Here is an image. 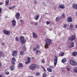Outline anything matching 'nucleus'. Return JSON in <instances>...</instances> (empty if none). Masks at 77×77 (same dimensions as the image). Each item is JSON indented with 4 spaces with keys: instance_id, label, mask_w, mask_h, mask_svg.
Segmentation results:
<instances>
[{
    "instance_id": "obj_15",
    "label": "nucleus",
    "mask_w": 77,
    "mask_h": 77,
    "mask_svg": "<svg viewBox=\"0 0 77 77\" xmlns=\"http://www.w3.org/2000/svg\"><path fill=\"white\" fill-rule=\"evenodd\" d=\"M72 7L73 8L77 10V4H76L74 3L72 5Z\"/></svg>"
},
{
    "instance_id": "obj_37",
    "label": "nucleus",
    "mask_w": 77,
    "mask_h": 77,
    "mask_svg": "<svg viewBox=\"0 0 77 77\" xmlns=\"http://www.w3.org/2000/svg\"><path fill=\"white\" fill-rule=\"evenodd\" d=\"M5 74L6 75H9V72L8 71H6L5 72Z\"/></svg>"
},
{
    "instance_id": "obj_55",
    "label": "nucleus",
    "mask_w": 77,
    "mask_h": 77,
    "mask_svg": "<svg viewBox=\"0 0 77 77\" xmlns=\"http://www.w3.org/2000/svg\"><path fill=\"white\" fill-rule=\"evenodd\" d=\"M32 59H33H33H34V57H32Z\"/></svg>"
},
{
    "instance_id": "obj_22",
    "label": "nucleus",
    "mask_w": 77,
    "mask_h": 77,
    "mask_svg": "<svg viewBox=\"0 0 77 77\" xmlns=\"http://www.w3.org/2000/svg\"><path fill=\"white\" fill-rule=\"evenodd\" d=\"M9 0L5 1V6H8L9 5Z\"/></svg>"
},
{
    "instance_id": "obj_54",
    "label": "nucleus",
    "mask_w": 77,
    "mask_h": 77,
    "mask_svg": "<svg viewBox=\"0 0 77 77\" xmlns=\"http://www.w3.org/2000/svg\"><path fill=\"white\" fill-rule=\"evenodd\" d=\"M5 18H8V16H6L5 17Z\"/></svg>"
},
{
    "instance_id": "obj_7",
    "label": "nucleus",
    "mask_w": 77,
    "mask_h": 77,
    "mask_svg": "<svg viewBox=\"0 0 77 77\" xmlns=\"http://www.w3.org/2000/svg\"><path fill=\"white\" fill-rule=\"evenodd\" d=\"M54 66H56V65H57V56H55L54 57Z\"/></svg>"
},
{
    "instance_id": "obj_25",
    "label": "nucleus",
    "mask_w": 77,
    "mask_h": 77,
    "mask_svg": "<svg viewBox=\"0 0 77 77\" xmlns=\"http://www.w3.org/2000/svg\"><path fill=\"white\" fill-rule=\"evenodd\" d=\"M72 54L74 56H77V52H74L72 53Z\"/></svg>"
},
{
    "instance_id": "obj_6",
    "label": "nucleus",
    "mask_w": 77,
    "mask_h": 77,
    "mask_svg": "<svg viewBox=\"0 0 77 77\" xmlns=\"http://www.w3.org/2000/svg\"><path fill=\"white\" fill-rule=\"evenodd\" d=\"M75 38H76L75 35H72L70 38H69V39L70 40V41H74V40H75Z\"/></svg>"
},
{
    "instance_id": "obj_57",
    "label": "nucleus",
    "mask_w": 77,
    "mask_h": 77,
    "mask_svg": "<svg viewBox=\"0 0 77 77\" xmlns=\"http://www.w3.org/2000/svg\"><path fill=\"white\" fill-rule=\"evenodd\" d=\"M0 77H2V75H0Z\"/></svg>"
},
{
    "instance_id": "obj_52",
    "label": "nucleus",
    "mask_w": 77,
    "mask_h": 77,
    "mask_svg": "<svg viewBox=\"0 0 77 77\" xmlns=\"http://www.w3.org/2000/svg\"><path fill=\"white\" fill-rule=\"evenodd\" d=\"M50 68H53L54 67H53L51 66H49Z\"/></svg>"
},
{
    "instance_id": "obj_13",
    "label": "nucleus",
    "mask_w": 77,
    "mask_h": 77,
    "mask_svg": "<svg viewBox=\"0 0 77 77\" xmlns=\"http://www.w3.org/2000/svg\"><path fill=\"white\" fill-rule=\"evenodd\" d=\"M12 26L14 27V26H15L16 25V21L15 20H12Z\"/></svg>"
},
{
    "instance_id": "obj_56",
    "label": "nucleus",
    "mask_w": 77,
    "mask_h": 77,
    "mask_svg": "<svg viewBox=\"0 0 77 77\" xmlns=\"http://www.w3.org/2000/svg\"><path fill=\"white\" fill-rule=\"evenodd\" d=\"M75 28L76 29H77V25L76 26Z\"/></svg>"
},
{
    "instance_id": "obj_3",
    "label": "nucleus",
    "mask_w": 77,
    "mask_h": 77,
    "mask_svg": "<svg viewBox=\"0 0 77 77\" xmlns=\"http://www.w3.org/2000/svg\"><path fill=\"white\" fill-rule=\"evenodd\" d=\"M70 63L72 66H76L77 65V62L72 60H70Z\"/></svg>"
},
{
    "instance_id": "obj_36",
    "label": "nucleus",
    "mask_w": 77,
    "mask_h": 77,
    "mask_svg": "<svg viewBox=\"0 0 77 77\" xmlns=\"http://www.w3.org/2000/svg\"><path fill=\"white\" fill-rule=\"evenodd\" d=\"M63 55H64V53H62L61 54H60L59 56H63Z\"/></svg>"
},
{
    "instance_id": "obj_19",
    "label": "nucleus",
    "mask_w": 77,
    "mask_h": 77,
    "mask_svg": "<svg viewBox=\"0 0 77 77\" xmlns=\"http://www.w3.org/2000/svg\"><path fill=\"white\" fill-rule=\"evenodd\" d=\"M39 17H40L39 14H37L35 15V20H38L39 19Z\"/></svg>"
},
{
    "instance_id": "obj_5",
    "label": "nucleus",
    "mask_w": 77,
    "mask_h": 77,
    "mask_svg": "<svg viewBox=\"0 0 77 77\" xmlns=\"http://www.w3.org/2000/svg\"><path fill=\"white\" fill-rule=\"evenodd\" d=\"M3 32L4 34L6 35H9L11 34V31H10L6 30L4 29L3 31Z\"/></svg>"
},
{
    "instance_id": "obj_42",
    "label": "nucleus",
    "mask_w": 77,
    "mask_h": 77,
    "mask_svg": "<svg viewBox=\"0 0 77 77\" xmlns=\"http://www.w3.org/2000/svg\"><path fill=\"white\" fill-rule=\"evenodd\" d=\"M15 39L17 41H19V39H18V37H17L15 38Z\"/></svg>"
},
{
    "instance_id": "obj_44",
    "label": "nucleus",
    "mask_w": 77,
    "mask_h": 77,
    "mask_svg": "<svg viewBox=\"0 0 77 77\" xmlns=\"http://www.w3.org/2000/svg\"><path fill=\"white\" fill-rule=\"evenodd\" d=\"M73 27V25H70V29H71L72 28V27Z\"/></svg>"
},
{
    "instance_id": "obj_9",
    "label": "nucleus",
    "mask_w": 77,
    "mask_h": 77,
    "mask_svg": "<svg viewBox=\"0 0 77 77\" xmlns=\"http://www.w3.org/2000/svg\"><path fill=\"white\" fill-rule=\"evenodd\" d=\"M20 14L19 13H17L15 15V17L17 20H19L20 19Z\"/></svg>"
},
{
    "instance_id": "obj_23",
    "label": "nucleus",
    "mask_w": 77,
    "mask_h": 77,
    "mask_svg": "<svg viewBox=\"0 0 77 77\" xmlns=\"http://www.w3.org/2000/svg\"><path fill=\"white\" fill-rule=\"evenodd\" d=\"M47 71L49 72H52V69H51L50 68L48 67L47 69Z\"/></svg>"
},
{
    "instance_id": "obj_14",
    "label": "nucleus",
    "mask_w": 77,
    "mask_h": 77,
    "mask_svg": "<svg viewBox=\"0 0 77 77\" xmlns=\"http://www.w3.org/2000/svg\"><path fill=\"white\" fill-rule=\"evenodd\" d=\"M15 66L14 65H12L10 67V69L11 70V71H13L15 69Z\"/></svg>"
},
{
    "instance_id": "obj_39",
    "label": "nucleus",
    "mask_w": 77,
    "mask_h": 77,
    "mask_svg": "<svg viewBox=\"0 0 77 77\" xmlns=\"http://www.w3.org/2000/svg\"><path fill=\"white\" fill-rule=\"evenodd\" d=\"M37 48L36 47H34V48H33V50L34 51H36V50L37 49Z\"/></svg>"
},
{
    "instance_id": "obj_46",
    "label": "nucleus",
    "mask_w": 77,
    "mask_h": 77,
    "mask_svg": "<svg viewBox=\"0 0 77 77\" xmlns=\"http://www.w3.org/2000/svg\"><path fill=\"white\" fill-rule=\"evenodd\" d=\"M20 22L21 23H22V24H23V23H24V21L22 20H20Z\"/></svg>"
},
{
    "instance_id": "obj_26",
    "label": "nucleus",
    "mask_w": 77,
    "mask_h": 77,
    "mask_svg": "<svg viewBox=\"0 0 77 77\" xmlns=\"http://www.w3.org/2000/svg\"><path fill=\"white\" fill-rule=\"evenodd\" d=\"M62 62L63 63H65V62H66V58H64L62 60Z\"/></svg>"
},
{
    "instance_id": "obj_47",
    "label": "nucleus",
    "mask_w": 77,
    "mask_h": 77,
    "mask_svg": "<svg viewBox=\"0 0 77 77\" xmlns=\"http://www.w3.org/2000/svg\"><path fill=\"white\" fill-rule=\"evenodd\" d=\"M38 22H35L34 23V25H35V26H37V25H38Z\"/></svg>"
},
{
    "instance_id": "obj_31",
    "label": "nucleus",
    "mask_w": 77,
    "mask_h": 77,
    "mask_svg": "<svg viewBox=\"0 0 77 77\" xmlns=\"http://www.w3.org/2000/svg\"><path fill=\"white\" fill-rule=\"evenodd\" d=\"M59 20H60V17H57L56 19V20L57 21H59Z\"/></svg>"
},
{
    "instance_id": "obj_17",
    "label": "nucleus",
    "mask_w": 77,
    "mask_h": 77,
    "mask_svg": "<svg viewBox=\"0 0 77 77\" xmlns=\"http://www.w3.org/2000/svg\"><path fill=\"white\" fill-rule=\"evenodd\" d=\"M33 38H38V35H36V33L33 32Z\"/></svg>"
},
{
    "instance_id": "obj_18",
    "label": "nucleus",
    "mask_w": 77,
    "mask_h": 77,
    "mask_svg": "<svg viewBox=\"0 0 77 77\" xmlns=\"http://www.w3.org/2000/svg\"><path fill=\"white\" fill-rule=\"evenodd\" d=\"M18 68H22L23 67V65L22 63H19L18 64Z\"/></svg>"
},
{
    "instance_id": "obj_41",
    "label": "nucleus",
    "mask_w": 77,
    "mask_h": 77,
    "mask_svg": "<svg viewBox=\"0 0 77 77\" xmlns=\"http://www.w3.org/2000/svg\"><path fill=\"white\" fill-rule=\"evenodd\" d=\"M41 63H45V60H42Z\"/></svg>"
},
{
    "instance_id": "obj_30",
    "label": "nucleus",
    "mask_w": 77,
    "mask_h": 77,
    "mask_svg": "<svg viewBox=\"0 0 77 77\" xmlns=\"http://www.w3.org/2000/svg\"><path fill=\"white\" fill-rule=\"evenodd\" d=\"M15 8V6H12L11 7H9V9H12L13 8Z\"/></svg>"
},
{
    "instance_id": "obj_21",
    "label": "nucleus",
    "mask_w": 77,
    "mask_h": 77,
    "mask_svg": "<svg viewBox=\"0 0 77 77\" xmlns=\"http://www.w3.org/2000/svg\"><path fill=\"white\" fill-rule=\"evenodd\" d=\"M70 44L71 45V46L70 47L69 46V48H72V47H73L74 46V42H71Z\"/></svg>"
},
{
    "instance_id": "obj_50",
    "label": "nucleus",
    "mask_w": 77,
    "mask_h": 77,
    "mask_svg": "<svg viewBox=\"0 0 77 77\" xmlns=\"http://www.w3.org/2000/svg\"><path fill=\"white\" fill-rule=\"evenodd\" d=\"M3 5V2H0V5Z\"/></svg>"
},
{
    "instance_id": "obj_59",
    "label": "nucleus",
    "mask_w": 77,
    "mask_h": 77,
    "mask_svg": "<svg viewBox=\"0 0 77 77\" xmlns=\"http://www.w3.org/2000/svg\"><path fill=\"white\" fill-rule=\"evenodd\" d=\"M69 44H70V42H69Z\"/></svg>"
},
{
    "instance_id": "obj_8",
    "label": "nucleus",
    "mask_w": 77,
    "mask_h": 77,
    "mask_svg": "<svg viewBox=\"0 0 77 77\" xmlns=\"http://www.w3.org/2000/svg\"><path fill=\"white\" fill-rule=\"evenodd\" d=\"M18 55V51L17 50L14 51L13 52V54H12V56H16Z\"/></svg>"
},
{
    "instance_id": "obj_24",
    "label": "nucleus",
    "mask_w": 77,
    "mask_h": 77,
    "mask_svg": "<svg viewBox=\"0 0 77 77\" xmlns=\"http://www.w3.org/2000/svg\"><path fill=\"white\" fill-rule=\"evenodd\" d=\"M62 15V16L60 17L61 18H65V14H63Z\"/></svg>"
},
{
    "instance_id": "obj_1",
    "label": "nucleus",
    "mask_w": 77,
    "mask_h": 77,
    "mask_svg": "<svg viewBox=\"0 0 77 77\" xmlns=\"http://www.w3.org/2000/svg\"><path fill=\"white\" fill-rule=\"evenodd\" d=\"M51 40L48 38H47L45 39V43L46 44L45 45V48L47 49L48 46L50 45V44H51Z\"/></svg>"
},
{
    "instance_id": "obj_49",
    "label": "nucleus",
    "mask_w": 77,
    "mask_h": 77,
    "mask_svg": "<svg viewBox=\"0 0 77 77\" xmlns=\"http://www.w3.org/2000/svg\"><path fill=\"white\" fill-rule=\"evenodd\" d=\"M2 9L0 8V14H2Z\"/></svg>"
},
{
    "instance_id": "obj_35",
    "label": "nucleus",
    "mask_w": 77,
    "mask_h": 77,
    "mask_svg": "<svg viewBox=\"0 0 77 77\" xmlns=\"http://www.w3.org/2000/svg\"><path fill=\"white\" fill-rule=\"evenodd\" d=\"M41 67H42V69H43V71L45 72H46V70H45V68H44V66H42Z\"/></svg>"
},
{
    "instance_id": "obj_48",
    "label": "nucleus",
    "mask_w": 77,
    "mask_h": 77,
    "mask_svg": "<svg viewBox=\"0 0 77 77\" xmlns=\"http://www.w3.org/2000/svg\"><path fill=\"white\" fill-rule=\"evenodd\" d=\"M66 27H67V26H66V24H64V28H66Z\"/></svg>"
},
{
    "instance_id": "obj_12",
    "label": "nucleus",
    "mask_w": 77,
    "mask_h": 77,
    "mask_svg": "<svg viewBox=\"0 0 77 77\" xmlns=\"http://www.w3.org/2000/svg\"><path fill=\"white\" fill-rule=\"evenodd\" d=\"M15 61H16L15 58V57H13L11 61L13 65H15Z\"/></svg>"
},
{
    "instance_id": "obj_16",
    "label": "nucleus",
    "mask_w": 77,
    "mask_h": 77,
    "mask_svg": "<svg viewBox=\"0 0 77 77\" xmlns=\"http://www.w3.org/2000/svg\"><path fill=\"white\" fill-rule=\"evenodd\" d=\"M58 7L61 9H65V7L62 4L59 5Z\"/></svg>"
},
{
    "instance_id": "obj_10",
    "label": "nucleus",
    "mask_w": 77,
    "mask_h": 77,
    "mask_svg": "<svg viewBox=\"0 0 77 77\" xmlns=\"http://www.w3.org/2000/svg\"><path fill=\"white\" fill-rule=\"evenodd\" d=\"M2 56L3 57H5V54L4 52H3L2 51H0V58Z\"/></svg>"
},
{
    "instance_id": "obj_28",
    "label": "nucleus",
    "mask_w": 77,
    "mask_h": 77,
    "mask_svg": "<svg viewBox=\"0 0 77 77\" xmlns=\"http://www.w3.org/2000/svg\"><path fill=\"white\" fill-rule=\"evenodd\" d=\"M40 47V46H39V45L38 44H37L36 45V48L37 49H39V48Z\"/></svg>"
},
{
    "instance_id": "obj_53",
    "label": "nucleus",
    "mask_w": 77,
    "mask_h": 77,
    "mask_svg": "<svg viewBox=\"0 0 77 77\" xmlns=\"http://www.w3.org/2000/svg\"><path fill=\"white\" fill-rule=\"evenodd\" d=\"M2 63H1L0 62V67H1V66H2Z\"/></svg>"
},
{
    "instance_id": "obj_29",
    "label": "nucleus",
    "mask_w": 77,
    "mask_h": 77,
    "mask_svg": "<svg viewBox=\"0 0 77 77\" xmlns=\"http://www.w3.org/2000/svg\"><path fill=\"white\" fill-rule=\"evenodd\" d=\"M23 49V50L24 51H26V48L25 46H22Z\"/></svg>"
},
{
    "instance_id": "obj_45",
    "label": "nucleus",
    "mask_w": 77,
    "mask_h": 77,
    "mask_svg": "<svg viewBox=\"0 0 77 77\" xmlns=\"http://www.w3.org/2000/svg\"><path fill=\"white\" fill-rule=\"evenodd\" d=\"M74 72H76L77 73V69H74Z\"/></svg>"
},
{
    "instance_id": "obj_27",
    "label": "nucleus",
    "mask_w": 77,
    "mask_h": 77,
    "mask_svg": "<svg viewBox=\"0 0 77 77\" xmlns=\"http://www.w3.org/2000/svg\"><path fill=\"white\" fill-rule=\"evenodd\" d=\"M24 54V51H22L20 52V55H23Z\"/></svg>"
},
{
    "instance_id": "obj_51",
    "label": "nucleus",
    "mask_w": 77,
    "mask_h": 77,
    "mask_svg": "<svg viewBox=\"0 0 77 77\" xmlns=\"http://www.w3.org/2000/svg\"><path fill=\"white\" fill-rule=\"evenodd\" d=\"M2 45H5V43H4V42L2 43Z\"/></svg>"
},
{
    "instance_id": "obj_40",
    "label": "nucleus",
    "mask_w": 77,
    "mask_h": 77,
    "mask_svg": "<svg viewBox=\"0 0 77 77\" xmlns=\"http://www.w3.org/2000/svg\"><path fill=\"white\" fill-rule=\"evenodd\" d=\"M66 69L67 71H70V69L69 67H67Z\"/></svg>"
},
{
    "instance_id": "obj_20",
    "label": "nucleus",
    "mask_w": 77,
    "mask_h": 77,
    "mask_svg": "<svg viewBox=\"0 0 77 77\" xmlns=\"http://www.w3.org/2000/svg\"><path fill=\"white\" fill-rule=\"evenodd\" d=\"M41 51L39 50L36 51L35 54H41Z\"/></svg>"
},
{
    "instance_id": "obj_11",
    "label": "nucleus",
    "mask_w": 77,
    "mask_h": 77,
    "mask_svg": "<svg viewBox=\"0 0 77 77\" xmlns=\"http://www.w3.org/2000/svg\"><path fill=\"white\" fill-rule=\"evenodd\" d=\"M72 18L70 17H68L67 18V21L68 23H71L72 22Z\"/></svg>"
},
{
    "instance_id": "obj_32",
    "label": "nucleus",
    "mask_w": 77,
    "mask_h": 77,
    "mask_svg": "<svg viewBox=\"0 0 77 77\" xmlns=\"http://www.w3.org/2000/svg\"><path fill=\"white\" fill-rule=\"evenodd\" d=\"M30 63V61L27 60V61H26L25 62V64H26L27 65L28 64H29V63Z\"/></svg>"
},
{
    "instance_id": "obj_38",
    "label": "nucleus",
    "mask_w": 77,
    "mask_h": 77,
    "mask_svg": "<svg viewBox=\"0 0 77 77\" xmlns=\"http://www.w3.org/2000/svg\"><path fill=\"white\" fill-rule=\"evenodd\" d=\"M39 72H37V73H36V76H38L39 75Z\"/></svg>"
},
{
    "instance_id": "obj_34",
    "label": "nucleus",
    "mask_w": 77,
    "mask_h": 77,
    "mask_svg": "<svg viewBox=\"0 0 77 77\" xmlns=\"http://www.w3.org/2000/svg\"><path fill=\"white\" fill-rule=\"evenodd\" d=\"M27 60H28V61H30V62H31V58H30V57H27Z\"/></svg>"
},
{
    "instance_id": "obj_2",
    "label": "nucleus",
    "mask_w": 77,
    "mask_h": 77,
    "mask_svg": "<svg viewBox=\"0 0 77 77\" xmlns=\"http://www.w3.org/2000/svg\"><path fill=\"white\" fill-rule=\"evenodd\" d=\"M29 68L32 71H35L36 68H39V66L35 64H32L29 66Z\"/></svg>"
},
{
    "instance_id": "obj_4",
    "label": "nucleus",
    "mask_w": 77,
    "mask_h": 77,
    "mask_svg": "<svg viewBox=\"0 0 77 77\" xmlns=\"http://www.w3.org/2000/svg\"><path fill=\"white\" fill-rule=\"evenodd\" d=\"M20 40L22 44H24L26 41V40H24V37L23 36H21L20 37Z\"/></svg>"
},
{
    "instance_id": "obj_43",
    "label": "nucleus",
    "mask_w": 77,
    "mask_h": 77,
    "mask_svg": "<svg viewBox=\"0 0 77 77\" xmlns=\"http://www.w3.org/2000/svg\"><path fill=\"white\" fill-rule=\"evenodd\" d=\"M50 21H47L46 22V24L47 25H48V24H50Z\"/></svg>"
},
{
    "instance_id": "obj_33",
    "label": "nucleus",
    "mask_w": 77,
    "mask_h": 77,
    "mask_svg": "<svg viewBox=\"0 0 77 77\" xmlns=\"http://www.w3.org/2000/svg\"><path fill=\"white\" fill-rule=\"evenodd\" d=\"M33 2L35 5H36V4L38 3V2H37V1L36 0H34Z\"/></svg>"
},
{
    "instance_id": "obj_58",
    "label": "nucleus",
    "mask_w": 77,
    "mask_h": 77,
    "mask_svg": "<svg viewBox=\"0 0 77 77\" xmlns=\"http://www.w3.org/2000/svg\"><path fill=\"white\" fill-rule=\"evenodd\" d=\"M51 77H54V76H51Z\"/></svg>"
}]
</instances>
